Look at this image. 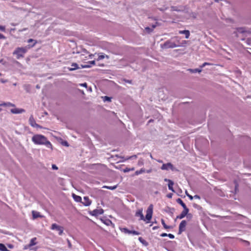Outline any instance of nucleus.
Returning <instances> with one entry per match:
<instances>
[{"label": "nucleus", "instance_id": "2", "mask_svg": "<svg viewBox=\"0 0 251 251\" xmlns=\"http://www.w3.org/2000/svg\"><path fill=\"white\" fill-rule=\"evenodd\" d=\"M31 140L36 145H44L47 148L52 149V146L50 142L43 135L35 134L32 136Z\"/></svg>", "mask_w": 251, "mask_h": 251}, {"label": "nucleus", "instance_id": "58", "mask_svg": "<svg viewBox=\"0 0 251 251\" xmlns=\"http://www.w3.org/2000/svg\"><path fill=\"white\" fill-rule=\"evenodd\" d=\"M152 28L153 29V28H154L156 27V25H152Z\"/></svg>", "mask_w": 251, "mask_h": 251}, {"label": "nucleus", "instance_id": "39", "mask_svg": "<svg viewBox=\"0 0 251 251\" xmlns=\"http://www.w3.org/2000/svg\"><path fill=\"white\" fill-rule=\"evenodd\" d=\"M51 168L53 170H57L58 169V167L56 166V165L55 164H52V166H51Z\"/></svg>", "mask_w": 251, "mask_h": 251}, {"label": "nucleus", "instance_id": "6", "mask_svg": "<svg viewBox=\"0 0 251 251\" xmlns=\"http://www.w3.org/2000/svg\"><path fill=\"white\" fill-rule=\"evenodd\" d=\"M186 225L187 222L185 220H183L181 222L179 225L178 234H181L185 230Z\"/></svg>", "mask_w": 251, "mask_h": 251}, {"label": "nucleus", "instance_id": "51", "mask_svg": "<svg viewBox=\"0 0 251 251\" xmlns=\"http://www.w3.org/2000/svg\"><path fill=\"white\" fill-rule=\"evenodd\" d=\"M244 242L246 243V244H247V245H250V242L249 241H244Z\"/></svg>", "mask_w": 251, "mask_h": 251}, {"label": "nucleus", "instance_id": "32", "mask_svg": "<svg viewBox=\"0 0 251 251\" xmlns=\"http://www.w3.org/2000/svg\"><path fill=\"white\" fill-rule=\"evenodd\" d=\"M206 65H212V64L208 63V62H204L202 64V65L201 66V68H203L205 67Z\"/></svg>", "mask_w": 251, "mask_h": 251}, {"label": "nucleus", "instance_id": "13", "mask_svg": "<svg viewBox=\"0 0 251 251\" xmlns=\"http://www.w3.org/2000/svg\"><path fill=\"white\" fill-rule=\"evenodd\" d=\"M179 34H184L185 36V38L188 39L190 36V32L188 30H179L178 31Z\"/></svg>", "mask_w": 251, "mask_h": 251}, {"label": "nucleus", "instance_id": "56", "mask_svg": "<svg viewBox=\"0 0 251 251\" xmlns=\"http://www.w3.org/2000/svg\"><path fill=\"white\" fill-rule=\"evenodd\" d=\"M93 56H94V55H93V54H90V55H89V57H90V58H92Z\"/></svg>", "mask_w": 251, "mask_h": 251}, {"label": "nucleus", "instance_id": "31", "mask_svg": "<svg viewBox=\"0 0 251 251\" xmlns=\"http://www.w3.org/2000/svg\"><path fill=\"white\" fill-rule=\"evenodd\" d=\"M144 164V160L142 158H140L139 160H138V165L139 166H141L142 165H143Z\"/></svg>", "mask_w": 251, "mask_h": 251}, {"label": "nucleus", "instance_id": "25", "mask_svg": "<svg viewBox=\"0 0 251 251\" xmlns=\"http://www.w3.org/2000/svg\"><path fill=\"white\" fill-rule=\"evenodd\" d=\"M117 185L113 186H108L104 185L102 187L103 188H106V189L111 190H115V189L117 188Z\"/></svg>", "mask_w": 251, "mask_h": 251}, {"label": "nucleus", "instance_id": "50", "mask_svg": "<svg viewBox=\"0 0 251 251\" xmlns=\"http://www.w3.org/2000/svg\"><path fill=\"white\" fill-rule=\"evenodd\" d=\"M8 247L9 248L11 249V248H12L13 247V246L12 245H11V244H8Z\"/></svg>", "mask_w": 251, "mask_h": 251}, {"label": "nucleus", "instance_id": "14", "mask_svg": "<svg viewBox=\"0 0 251 251\" xmlns=\"http://www.w3.org/2000/svg\"><path fill=\"white\" fill-rule=\"evenodd\" d=\"M104 58H106L107 59H109V57L108 55H105L103 53H100L99 54V56H98V58L97 59V60L99 61V60H102V59H104Z\"/></svg>", "mask_w": 251, "mask_h": 251}, {"label": "nucleus", "instance_id": "61", "mask_svg": "<svg viewBox=\"0 0 251 251\" xmlns=\"http://www.w3.org/2000/svg\"><path fill=\"white\" fill-rule=\"evenodd\" d=\"M159 162H162V161L161 160H159L158 161Z\"/></svg>", "mask_w": 251, "mask_h": 251}, {"label": "nucleus", "instance_id": "23", "mask_svg": "<svg viewBox=\"0 0 251 251\" xmlns=\"http://www.w3.org/2000/svg\"><path fill=\"white\" fill-rule=\"evenodd\" d=\"M0 251H10L8 250L5 246L2 243H0Z\"/></svg>", "mask_w": 251, "mask_h": 251}, {"label": "nucleus", "instance_id": "55", "mask_svg": "<svg viewBox=\"0 0 251 251\" xmlns=\"http://www.w3.org/2000/svg\"><path fill=\"white\" fill-rule=\"evenodd\" d=\"M109 223H111V222L110 221H108V222H107L106 223H105L107 225H109Z\"/></svg>", "mask_w": 251, "mask_h": 251}, {"label": "nucleus", "instance_id": "57", "mask_svg": "<svg viewBox=\"0 0 251 251\" xmlns=\"http://www.w3.org/2000/svg\"><path fill=\"white\" fill-rule=\"evenodd\" d=\"M187 215H188V216H187V217H189V218H190V217H191V216H192L191 214H187Z\"/></svg>", "mask_w": 251, "mask_h": 251}, {"label": "nucleus", "instance_id": "41", "mask_svg": "<svg viewBox=\"0 0 251 251\" xmlns=\"http://www.w3.org/2000/svg\"><path fill=\"white\" fill-rule=\"evenodd\" d=\"M6 39V37L5 36H4L1 33H0V39Z\"/></svg>", "mask_w": 251, "mask_h": 251}, {"label": "nucleus", "instance_id": "15", "mask_svg": "<svg viewBox=\"0 0 251 251\" xmlns=\"http://www.w3.org/2000/svg\"><path fill=\"white\" fill-rule=\"evenodd\" d=\"M88 63L89 64V65H81V67L82 68H86L91 67L92 65H95V61L93 60V61H89L88 62Z\"/></svg>", "mask_w": 251, "mask_h": 251}, {"label": "nucleus", "instance_id": "28", "mask_svg": "<svg viewBox=\"0 0 251 251\" xmlns=\"http://www.w3.org/2000/svg\"><path fill=\"white\" fill-rule=\"evenodd\" d=\"M237 30L238 32L240 33H244L246 30L244 27H239L237 28Z\"/></svg>", "mask_w": 251, "mask_h": 251}, {"label": "nucleus", "instance_id": "8", "mask_svg": "<svg viewBox=\"0 0 251 251\" xmlns=\"http://www.w3.org/2000/svg\"><path fill=\"white\" fill-rule=\"evenodd\" d=\"M121 231L125 233L132 234L133 235H139L140 233L135 230H129L126 228H123L121 229Z\"/></svg>", "mask_w": 251, "mask_h": 251}, {"label": "nucleus", "instance_id": "16", "mask_svg": "<svg viewBox=\"0 0 251 251\" xmlns=\"http://www.w3.org/2000/svg\"><path fill=\"white\" fill-rule=\"evenodd\" d=\"M72 68H68V70L70 71H72L76 70L78 68V65L76 63H73L71 65Z\"/></svg>", "mask_w": 251, "mask_h": 251}, {"label": "nucleus", "instance_id": "60", "mask_svg": "<svg viewBox=\"0 0 251 251\" xmlns=\"http://www.w3.org/2000/svg\"><path fill=\"white\" fill-rule=\"evenodd\" d=\"M149 122H152V120H150Z\"/></svg>", "mask_w": 251, "mask_h": 251}, {"label": "nucleus", "instance_id": "27", "mask_svg": "<svg viewBox=\"0 0 251 251\" xmlns=\"http://www.w3.org/2000/svg\"><path fill=\"white\" fill-rule=\"evenodd\" d=\"M189 70L190 72L193 73H197V72L200 73L201 71V69H189Z\"/></svg>", "mask_w": 251, "mask_h": 251}, {"label": "nucleus", "instance_id": "62", "mask_svg": "<svg viewBox=\"0 0 251 251\" xmlns=\"http://www.w3.org/2000/svg\"><path fill=\"white\" fill-rule=\"evenodd\" d=\"M216 1H218L219 0H215Z\"/></svg>", "mask_w": 251, "mask_h": 251}, {"label": "nucleus", "instance_id": "43", "mask_svg": "<svg viewBox=\"0 0 251 251\" xmlns=\"http://www.w3.org/2000/svg\"><path fill=\"white\" fill-rule=\"evenodd\" d=\"M172 196H173V194H172V193H169V194H167V197L169 199L172 198Z\"/></svg>", "mask_w": 251, "mask_h": 251}, {"label": "nucleus", "instance_id": "63", "mask_svg": "<svg viewBox=\"0 0 251 251\" xmlns=\"http://www.w3.org/2000/svg\"><path fill=\"white\" fill-rule=\"evenodd\" d=\"M1 74L0 73V76H1Z\"/></svg>", "mask_w": 251, "mask_h": 251}, {"label": "nucleus", "instance_id": "38", "mask_svg": "<svg viewBox=\"0 0 251 251\" xmlns=\"http://www.w3.org/2000/svg\"><path fill=\"white\" fill-rule=\"evenodd\" d=\"M62 144L63 145L66 146V147H69V146L68 143L67 141H64L62 142Z\"/></svg>", "mask_w": 251, "mask_h": 251}, {"label": "nucleus", "instance_id": "21", "mask_svg": "<svg viewBox=\"0 0 251 251\" xmlns=\"http://www.w3.org/2000/svg\"><path fill=\"white\" fill-rule=\"evenodd\" d=\"M174 184V183L172 180L170 181V182L168 183V188L170 190L172 191L173 192H175V190L173 187Z\"/></svg>", "mask_w": 251, "mask_h": 251}, {"label": "nucleus", "instance_id": "40", "mask_svg": "<svg viewBox=\"0 0 251 251\" xmlns=\"http://www.w3.org/2000/svg\"><path fill=\"white\" fill-rule=\"evenodd\" d=\"M168 236L171 239H174L175 238V236L172 234H168Z\"/></svg>", "mask_w": 251, "mask_h": 251}, {"label": "nucleus", "instance_id": "20", "mask_svg": "<svg viewBox=\"0 0 251 251\" xmlns=\"http://www.w3.org/2000/svg\"><path fill=\"white\" fill-rule=\"evenodd\" d=\"M32 216L34 219H36L39 217H41L42 216L40 215L39 212L32 211Z\"/></svg>", "mask_w": 251, "mask_h": 251}, {"label": "nucleus", "instance_id": "26", "mask_svg": "<svg viewBox=\"0 0 251 251\" xmlns=\"http://www.w3.org/2000/svg\"><path fill=\"white\" fill-rule=\"evenodd\" d=\"M161 223L165 229H169L172 228V226H168L166 225L165 221L163 219H161Z\"/></svg>", "mask_w": 251, "mask_h": 251}, {"label": "nucleus", "instance_id": "10", "mask_svg": "<svg viewBox=\"0 0 251 251\" xmlns=\"http://www.w3.org/2000/svg\"><path fill=\"white\" fill-rule=\"evenodd\" d=\"M189 209L188 208H183V210L181 212V213L176 216V219H182L184 218L188 213Z\"/></svg>", "mask_w": 251, "mask_h": 251}, {"label": "nucleus", "instance_id": "36", "mask_svg": "<svg viewBox=\"0 0 251 251\" xmlns=\"http://www.w3.org/2000/svg\"><path fill=\"white\" fill-rule=\"evenodd\" d=\"M13 114H20L23 111H11Z\"/></svg>", "mask_w": 251, "mask_h": 251}, {"label": "nucleus", "instance_id": "45", "mask_svg": "<svg viewBox=\"0 0 251 251\" xmlns=\"http://www.w3.org/2000/svg\"><path fill=\"white\" fill-rule=\"evenodd\" d=\"M80 85L83 87H87V84L86 82H85L84 83L80 84Z\"/></svg>", "mask_w": 251, "mask_h": 251}, {"label": "nucleus", "instance_id": "11", "mask_svg": "<svg viewBox=\"0 0 251 251\" xmlns=\"http://www.w3.org/2000/svg\"><path fill=\"white\" fill-rule=\"evenodd\" d=\"M103 210L101 208V209H99L94 210L92 212L91 214L93 216H97L98 215L103 214Z\"/></svg>", "mask_w": 251, "mask_h": 251}, {"label": "nucleus", "instance_id": "44", "mask_svg": "<svg viewBox=\"0 0 251 251\" xmlns=\"http://www.w3.org/2000/svg\"><path fill=\"white\" fill-rule=\"evenodd\" d=\"M67 242H68V244L69 247L70 248H71L72 247V245H71V243L70 240L67 239Z\"/></svg>", "mask_w": 251, "mask_h": 251}, {"label": "nucleus", "instance_id": "47", "mask_svg": "<svg viewBox=\"0 0 251 251\" xmlns=\"http://www.w3.org/2000/svg\"><path fill=\"white\" fill-rule=\"evenodd\" d=\"M195 198V199H200V197L199 196V195H195L194 197H193V198Z\"/></svg>", "mask_w": 251, "mask_h": 251}, {"label": "nucleus", "instance_id": "37", "mask_svg": "<svg viewBox=\"0 0 251 251\" xmlns=\"http://www.w3.org/2000/svg\"><path fill=\"white\" fill-rule=\"evenodd\" d=\"M0 30L4 32L5 31V27L0 25Z\"/></svg>", "mask_w": 251, "mask_h": 251}, {"label": "nucleus", "instance_id": "54", "mask_svg": "<svg viewBox=\"0 0 251 251\" xmlns=\"http://www.w3.org/2000/svg\"><path fill=\"white\" fill-rule=\"evenodd\" d=\"M139 240L140 242H142L143 239L142 237H139Z\"/></svg>", "mask_w": 251, "mask_h": 251}, {"label": "nucleus", "instance_id": "7", "mask_svg": "<svg viewBox=\"0 0 251 251\" xmlns=\"http://www.w3.org/2000/svg\"><path fill=\"white\" fill-rule=\"evenodd\" d=\"M163 46L165 48L168 49L174 48L176 47L177 46L175 43L172 42L170 41H167L164 43Z\"/></svg>", "mask_w": 251, "mask_h": 251}, {"label": "nucleus", "instance_id": "24", "mask_svg": "<svg viewBox=\"0 0 251 251\" xmlns=\"http://www.w3.org/2000/svg\"><path fill=\"white\" fill-rule=\"evenodd\" d=\"M145 172H146L145 169L144 168H142L140 170L136 171L135 173V175L136 176H138V175L141 174Z\"/></svg>", "mask_w": 251, "mask_h": 251}, {"label": "nucleus", "instance_id": "19", "mask_svg": "<svg viewBox=\"0 0 251 251\" xmlns=\"http://www.w3.org/2000/svg\"><path fill=\"white\" fill-rule=\"evenodd\" d=\"M176 201L178 203L180 204L183 208H187L185 204L183 202L181 199L178 198L176 200Z\"/></svg>", "mask_w": 251, "mask_h": 251}, {"label": "nucleus", "instance_id": "17", "mask_svg": "<svg viewBox=\"0 0 251 251\" xmlns=\"http://www.w3.org/2000/svg\"><path fill=\"white\" fill-rule=\"evenodd\" d=\"M72 196L73 197V199H74V200L75 201H76V202H81V201L82 199H81V197H80L79 196H77L74 194H73Z\"/></svg>", "mask_w": 251, "mask_h": 251}, {"label": "nucleus", "instance_id": "9", "mask_svg": "<svg viewBox=\"0 0 251 251\" xmlns=\"http://www.w3.org/2000/svg\"><path fill=\"white\" fill-rule=\"evenodd\" d=\"M29 124L31 125V126H32V127H38V128H42V127L40 125H39L36 123L34 119L32 116H31L30 117L29 119Z\"/></svg>", "mask_w": 251, "mask_h": 251}, {"label": "nucleus", "instance_id": "48", "mask_svg": "<svg viewBox=\"0 0 251 251\" xmlns=\"http://www.w3.org/2000/svg\"><path fill=\"white\" fill-rule=\"evenodd\" d=\"M238 185L237 183H236L235 184V191L236 193L237 192V189H238Z\"/></svg>", "mask_w": 251, "mask_h": 251}, {"label": "nucleus", "instance_id": "30", "mask_svg": "<svg viewBox=\"0 0 251 251\" xmlns=\"http://www.w3.org/2000/svg\"><path fill=\"white\" fill-rule=\"evenodd\" d=\"M103 100L104 101H111V98L107 97V96H104L103 98Z\"/></svg>", "mask_w": 251, "mask_h": 251}, {"label": "nucleus", "instance_id": "35", "mask_svg": "<svg viewBox=\"0 0 251 251\" xmlns=\"http://www.w3.org/2000/svg\"><path fill=\"white\" fill-rule=\"evenodd\" d=\"M137 158V155H134L128 157V158H126V159L127 160V159H134V158Z\"/></svg>", "mask_w": 251, "mask_h": 251}, {"label": "nucleus", "instance_id": "49", "mask_svg": "<svg viewBox=\"0 0 251 251\" xmlns=\"http://www.w3.org/2000/svg\"><path fill=\"white\" fill-rule=\"evenodd\" d=\"M164 181H166V182H168V183H169L170 182V181H172V180L169 179H167V178H165L164 179Z\"/></svg>", "mask_w": 251, "mask_h": 251}, {"label": "nucleus", "instance_id": "46", "mask_svg": "<svg viewBox=\"0 0 251 251\" xmlns=\"http://www.w3.org/2000/svg\"><path fill=\"white\" fill-rule=\"evenodd\" d=\"M160 236L161 237H166V236H168V234L166 233H162Z\"/></svg>", "mask_w": 251, "mask_h": 251}, {"label": "nucleus", "instance_id": "3", "mask_svg": "<svg viewBox=\"0 0 251 251\" xmlns=\"http://www.w3.org/2000/svg\"><path fill=\"white\" fill-rule=\"evenodd\" d=\"M27 51V47H18L17 48L14 52H13V55H16V58L19 59L21 58L24 57L25 54Z\"/></svg>", "mask_w": 251, "mask_h": 251}, {"label": "nucleus", "instance_id": "34", "mask_svg": "<svg viewBox=\"0 0 251 251\" xmlns=\"http://www.w3.org/2000/svg\"><path fill=\"white\" fill-rule=\"evenodd\" d=\"M146 30H147L149 33H150L152 31L153 29H151L149 27H146L145 28Z\"/></svg>", "mask_w": 251, "mask_h": 251}, {"label": "nucleus", "instance_id": "42", "mask_svg": "<svg viewBox=\"0 0 251 251\" xmlns=\"http://www.w3.org/2000/svg\"><path fill=\"white\" fill-rule=\"evenodd\" d=\"M124 81L128 83L131 84L132 83V80H127V79H124Z\"/></svg>", "mask_w": 251, "mask_h": 251}, {"label": "nucleus", "instance_id": "29", "mask_svg": "<svg viewBox=\"0 0 251 251\" xmlns=\"http://www.w3.org/2000/svg\"><path fill=\"white\" fill-rule=\"evenodd\" d=\"M134 170V168H126L124 170V172L125 173H127V172H129V171H133Z\"/></svg>", "mask_w": 251, "mask_h": 251}, {"label": "nucleus", "instance_id": "22", "mask_svg": "<svg viewBox=\"0 0 251 251\" xmlns=\"http://www.w3.org/2000/svg\"><path fill=\"white\" fill-rule=\"evenodd\" d=\"M36 240V237L32 238L30 240V243L29 244L28 246L29 247H32V246H33L34 245H35L36 244V242H35Z\"/></svg>", "mask_w": 251, "mask_h": 251}, {"label": "nucleus", "instance_id": "1", "mask_svg": "<svg viewBox=\"0 0 251 251\" xmlns=\"http://www.w3.org/2000/svg\"><path fill=\"white\" fill-rule=\"evenodd\" d=\"M153 213V205L151 204L148 207L146 211V215L145 217L143 214V209L140 208L137 210L135 213V216L139 217V220H142L146 222V223H150L152 218Z\"/></svg>", "mask_w": 251, "mask_h": 251}, {"label": "nucleus", "instance_id": "12", "mask_svg": "<svg viewBox=\"0 0 251 251\" xmlns=\"http://www.w3.org/2000/svg\"><path fill=\"white\" fill-rule=\"evenodd\" d=\"M81 202L84 205L86 206L90 205L91 203V201L89 200L88 197H84L83 198V201H81Z\"/></svg>", "mask_w": 251, "mask_h": 251}, {"label": "nucleus", "instance_id": "33", "mask_svg": "<svg viewBox=\"0 0 251 251\" xmlns=\"http://www.w3.org/2000/svg\"><path fill=\"white\" fill-rule=\"evenodd\" d=\"M185 194L186 195L189 197V198L191 200H192L193 199V197L191 195H190V194H188V193L187 192V191L186 190L185 191Z\"/></svg>", "mask_w": 251, "mask_h": 251}, {"label": "nucleus", "instance_id": "53", "mask_svg": "<svg viewBox=\"0 0 251 251\" xmlns=\"http://www.w3.org/2000/svg\"><path fill=\"white\" fill-rule=\"evenodd\" d=\"M157 228H158V226H155L153 227L152 229L153 230H155V229H156Z\"/></svg>", "mask_w": 251, "mask_h": 251}, {"label": "nucleus", "instance_id": "59", "mask_svg": "<svg viewBox=\"0 0 251 251\" xmlns=\"http://www.w3.org/2000/svg\"><path fill=\"white\" fill-rule=\"evenodd\" d=\"M44 114L45 115H47V114H48L47 112H46V111H45V112H44Z\"/></svg>", "mask_w": 251, "mask_h": 251}, {"label": "nucleus", "instance_id": "4", "mask_svg": "<svg viewBox=\"0 0 251 251\" xmlns=\"http://www.w3.org/2000/svg\"><path fill=\"white\" fill-rule=\"evenodd\" d=\"M50 229L52 230H56L58 231V234L59 235H61L63 233V227L61 226L57 225L56 224H52Z\"/></svg>", "mask_w": 251, "mask_h": 251}, {"label": "nucleus", "instance_id": "52", "mask_svg": "<svg viewBox=\"0 0 251 251\" xmlns=\"http://www.w3.org/2000/svg\"><path fill=\"white\" fill-rule=\"evenodd\" d=\"M151 172V170H148L146 171V172H147V173H150Z\"/></svg>", "mask_w": 251, "mask_h": 251}, {"label": "nucleus", "instance_id": "5", "mask_svg": "<svg viewBox=\"0 0 251 251\" xmlns=\"http://www.w3.org/2000/svg\"><path fill=\"white\" fill-rule=\"evenodd\" d=\"M161 169L162 170H168L169 169H171L172 171L176 170L175 168L174 167L173 164L171 163H168L166 164H163L161 167Z\"/></svg>", "mask_w": 251, "mask_h": 251}, {"label": "nucleus", "instance_id": "18", "mask_svg": "<svg viewBox=\"0 0 251 251\" xmlns=\"http://www.w3.org/2000/svg\"><path fill=\"white\" fill-rule=\"evenodd\" d=\"M33 42L34 43L32 45V46H30V45H28L27 47V49H29L30 48H32V47H33L37 43V41L36 40H34L32 39H29L28 40H27V42L28 43H31V42Z\"/></svg>", "mask_w": 251, "mask_h": 251}]
</instances>
